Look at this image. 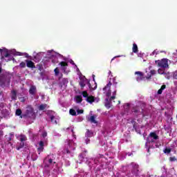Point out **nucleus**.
I'll list each match as a JSON object with an SVG mask.
<instances>
[{
    "label": "nucleus",
    "mask_w": 177,
    "mask_h": 177,
    "mask_svg": "<svg viewBox=\"0 0 177 177\" xmlns=\"http://www.w3.org/2000/svg\"><path fill=\"white\" fill-rule=\"evenodd\" d=\"M111 85H113V84L111 83V82H109V83L103 88V91L104 92H106L105 93L106 97L105 100H106V103H105V107H106V109H110V107H111V98H110V96H111Z\"/></svg>",
    "instance_id": "1"
},
{
    "label": "nucleus",
    "mask_w": 177,
    "mask_h": 177,
    "mask_svg": "<svg viewBox=\"0 0 177 177\" xmlns=\"http://www.w3.org/2000/svg\"><path fill=\"white\" fill-rule=\"evenodd\" d=\"M21 118H30V120H35V113L34 112V109L31 106H28L26 108V113L21 115Z\"/></svg>",
    "instance_id": "2"
},
{
    "label": "nucleus",
    "mask_w": 177,
    "mask_h": 177,
    "mask_svg": "<svg viewBox=\"0 0 177 177\" xmlns=\"http://www.w3.org/2000/svg\"><path fill=\"white\" fill-rule=\"evenodd\" d=\"M156 63H157L159 67H162V68H168V67H169V65H168V59H167L156 61Z\"/></svg>",
    "instance_id": "3"
},
{
    "label": "nucleus",
    "mask_w": 177,
    "mask_h": 177,
    "mask_svg": "<svg viewBox=\"0 0 177 177\" xmlns=\"http://www.w3.org/2000/svg\"><path fill=\"white\" fill-rule=\"evenodd\" d=\"M135 75H137L136 81H138V82H140V81H143V80L145 78L143 72L136 71Z\"/></svg>",
    "instance_id": "4"
},
{
    "label": "nucleus",
    "mask_w": 177,
    "mask_h": 177,
    "mask_svg": "<svg viewBox=\"0 0 177 177\" xmlns=\"http://www.w3.org/2000/svg\"><path fill=\"white\" fill-rule=\"evenodd\" d=\"M0 53H1V59H5V57H9V56H10L9 50H8L6 48H0Z\"/></svg>",
    "instance_id": "5"
},
{
    "label": "nucleus",
    "mask_w": 177,
    "mask_h": 177,
    "mask_svg": "<svg viewBox=\"0 0 177 177\" xmlns=\"http://www.w3.org/2000/svg\"><path fill=\"white\" fill-rule=\"evenodd\" d=\"M68 148H66L64 151L65 153H66V154H71V151H70V150H75V148H73V141L71 140H68Z\"/></svg>",
    "instance_id": "6"
},
{
    "label": "nucleus",
    "mask_w": 177,
    "mask_h": 177,
    "mask_svg": "<svg viewBox=\"0 0 177 177\" xmlns=\"http://www.w3.org/2000/svg\"><path fill=\"white\" fill-rule=\"evenodd\" d=\"M29 93L31 96H35L37 95V86L32 85L29 88Z\"/></svg>",
    "instance_id": "7"
},
{
    "label": "nucleus",
    "mask_w": 177,
    "mask_h": 177,
    "mask_svg": "<svg viewBox=\"0 0 177 177\" xmlns=\"http://www.w3.org/2000/svg\"><path fill=\"white\" fill-rule=\"evenodd\" d=\"M6 84V75H0V86H5Z\"/></svg>",
    "instance_id": "8"
},
{
    "label": "nucleus",
    "mask_w": 177,
    "mask_h": 177,
    "mask_svg": "<svg viewBox=\"0 0 177 177\" xmlns=\"http://www.w3.org/2000/svg\"><path fill=\"white\" fill-rule=\"evenodd\" d=\"M25 63H26V66L28 67V68H35V64L29 59H26Z\"/></svg>",
    "instance_id": "9"
},
{
    "label": "nucleus",
    "mask_w": 177,
    "mask_h": 177,
    "mask_svg": "<svg viewBox=\"0 0 177 177\" xmlns=\"http://www.w3.org/2000/svg\"><path fill=\"white\" fill-rule=\"evenodd\" d=\"M59 65L61 66L62 71L66 73V70H67V67L68 66V63L62 61Z\"/></svg>",
    "instance_id": "10"
},
{
    "label": "nucleus",
    "mask_w": 177,
    "mask_h": 177,
    "mask_svg": "<svg viewBox=\"0 0 177 177\" xmlns=\"http://www.w3.org/2000/svg\"><path fill=\"white\" fill-rule=\"evenodd\" d=\"M133 113H136V114H140L143 113V109H142L140 106H134L133 108Z\"/></svg>",
    "instance_id": "11"
},
{
    "label": "nucleus",
    "mask_w": 177,
    "mask_h": 177,
    "mask_svg": "<svg viewBox=\"0 0 177 177\" xmlns=\"http://www.w3.org/2000/svg\"><path fill=\"white\" fill-rule=\"evenodd\" d=\"M156 70H151L149 73H147L146 78L147 80H150L153 75H156Z\"/></svg>",
    "instance_id": "12"
},
{
    "label": "nucleus",
    "mask_w": 177,
    "mask_h": 177,
    "mask_svg": "<svg viewBox=\"0 0 177 177\" xmlns=\"http://www.w3.org/2000/svg\"><path fill=\"white\" fill-rule=\"evenodd\" d=\"M11 99L12 100H17V91L16 90L11 91Z\"/></svg>",
    "instance_id": "13"
},
{
    "label": "nucleus",
    "mask_w": 177,
    "mask_h": 177,
    "mask_svg": "<svg viewBox=\"0 0 177 177\" xmlns=\"http://www.w3.org/2000/svg\"><path fill=\"white\" fill-rule=\"evenodd\" d=\"M149 138H152L153 140H158V139H159L158 136L157 135V133H156V132H151L149 133Z\"/></svg>",
    "instance_id": "14"
},
{
    "label": "nucleus",
    "mask_w": 177,
    "mask_h": 177,
    "mask_svg": "<svg viewBox=\"0 0 177 177\" xmlns=\"http://www.w3.org/2000/svg\"><path fill=\"white\" fill-rule=\"evenodd\" d=\"M133 169L132 170V174H137L139 171V165L136 164L133 165Z\"/></svg>",
    "instance_id": "15"
},
{
    "label": "nucleus",
    "mask_w": 177,
    "mask_h": 177,
    "mask_svg": "<svg viewBox=\"0 0 177 177\" xmlns=\"http://www.w3.org/2000/svg\"><path fill=\"white\" fill-rule=\"evenodd\" d=\"M85 136L86 138H92V136H93V131L89 129H86Z\"/></svg>",
    "instance_id": "16"
},
{
    "label": "nucleus",
    "mask_w": 177,
    "mask_h": 177,
    "mask_svg": "<svg viewBox=\"0 0 177 177\" xmlns=\"http://www.w3.org/2000/svg\"><path fill=\"white\" fill-rule=\"evenodd\" d=\"M88 121H90L91 124H97V121L96 120V116L95 115H91L90 118H88Z\"/></svg>",
    "instance_id": "17"
},
{
    "label": "nucleus",
    "mask_w": 177,
    "mask_h": 177,
    "mask_svg": "<svg viewBox=\"0 0 177 177\" xmlns=\"http://www.w3.org/2000/svg\"><path fill=\"white\" fill-rule=\"evenodd\" d=\"M86 102H88V103H93V102H95V97H93V95H91L87 97V98L86 99Z\"/></svg>",
    "instance_id": "18"
},
{
    "label": "nucleus",
    "mask_w": 177,
    "mask_h": 177,
    "mask_svg": "<svg viewBox=\"0 0 177 177\" xmlns=\"http://www.w3.org/2000/svg\"><path fill=\"white\" fill-rule=\"evenodd\" d=\"M75 100L76 103H82V96L76 95L75 97Z\"/></svg>",
    "instance_id": "19"
},
{
    "label": "nucleus",
    "mask_w": 177,
    "mask_h": 177,
    "mask_svg": "<svg viewBox=\"0 0 177 177\" xmlns=\"http://www.w3.org/2000/svg\"><path fill=\"white\" fill-rule=\"evenodd\" d=\"M154 140H155L154 138H152L149 136L148 137H147L146 145H150V143H154Z\"/></svg>",
    "instance_id": "20"
},
{
    "label": "nucleus",
    "mask_w": 177,
    "mask_h": 177,
    "mask_svg": "<svg viewBox=\"0 0 177 177\" xmlns=\"http://www.w3.org/2000/svg\"><path fill=\"white\" fill-rule=\"evenodd\" d=\"M1 113L3 115V117H8V115H9V111H8V109H2L1 111Z\"/></svg>",
    "instance_id": "21"
},
{
    "label": "nucleus",
    "mask_w": 177,
    "mask_h": 177,
    "mask_svg": "<svg viewBox=\"0 0 177 177\" xmlns=\"http://www.w3.org/2000/svg\"><path fill=\"white\" fill-rule=\"evenodd\" d=\"M132 50L133 53H138V52H139V50L138 48V45L135 43L133 44Z\"/></svg>",
    "instance_id": "22"
},
{
    "label": "nucleus",
    "mask_w": 177,
    "mask_h": 177,
    "mask_svg": "<svg viewBox=\"0 0 177 177\" xmlns=\"http://www.w3.org/2000/svg\"><path fill=\"white\" fill-rule=\"evenodd\" d=\"M167 88L165 84L161 86L160 88L158 91V95H161L162 93V91Z\"/></svg>",
    "instance_id": "23"
},
{
    "label": "nucleus",
    "mask_w": 177,
    "mask_h": 177,
    "mask_svg": "<svg viewBox=\"0 0 177 177\" xmlns=\"http://www.w3.org/2000/svg\"><path fill=\"white\" fill-rule=\"evenodd\" d=\"M46 107H48V104H41L39 106V110L44 111V110H45V109H46Z\"/></svg>",
    "instance_id": "24"
},
{
    "label": "nucleus",
    "mask_w": 177,
    "mask_h": 177,
    "mask_svg": "<svg viewBox=\"0 0 177 177\" xmlns=\"http://www.w3.org/2000/svg\"><path fill=\"white\" fill-rule=\"evenodd\" d=\"M12 136H13V134L10 133V136L8 137V136H6V140L8 142V145H12V142H10V140H12Z\"/></svg>",
    "instance_id": "25"
},
{
    "label": "nucleus",
    "mask_w": 177,
    "mask_h": 177,
    "mask_svg": "<svg viewBox=\"0 0 177 177\" xmlns=\"http://www.w3.org/2000/svg\"><path fill=\"white\" fill-rule=\"evenodd\" d=\"M67 84H68V79L67 78L62 79V81L61 82L62 86H63V85H67Z\"/></svg>",
    "instance_id": "26"
},
{
    "label": "nucleus",
    "mask_w": 177,
    "mask_h": 177,
    "mask_svg": "<svg viewBox=\"0 0 177 177\" xmlns=\"http://www.w3.org/2000/svg\"><path fill=\"white\" fill-rule=\"evenodd\" d=\"M19 140L21 142H26V140H27V137L26 136H24V135H21L20 138H19Z\"/></svg>",
    "instance_id": "27"
},
{
    "label": "nucleus",
    "mask_w": 177,
    "mask_h": 177,
    "mask_svg": "<svg viewBox=\"0 0 177 177\" xmlns=\"http://www.w3.org/2000/svg\"><path fill=\"white\" fill-rule=\"evenodd\" d=\"M50 119L51 122H53V124H57V120H55V115H50Z\"/></svg>",
    "instance_id": "28"
},
{
    "label": "nucleus",
    "mask_w": 177,
    "mask_h": 177,
    "mask_svg": "<svg viewBox=\"0 0 177 177\" xmlns=\"http://www.w3.org/2000/svg\"><path fill=\"white\" fill-rule=\"evenodd\" d=\"M69 114L71 115L76 116L77 115V111H75L73 109H71L69 110Z\"/></svg>",
    "instance_id": "29"
},
{
    "label": "nucleus",
    "mask_w": 177,
    "mask_h": 177,
    "mask_svg": "<svg viewBox=\"0 0 177 177\" xmlns=\"http://www.w3.org/2000/svg\"><path fill=\"white\" fill-rule=\"evenodd\" d=\"M158 74H160V75H167V73H165V70L162 69V68H159L158 70Z\"/></svg>",
    "instance_id": "30"
},
{
    "label": "nucleus",
    "mask_w": 177,
    "mask_h": 177,
    "mask_svg": "<svg viewBox=\"0 0 177 177\" xmlns=\"http://www.w3.org/2000/svg\"><path fill=\"white\" fill-rule=\"evenodd\" d=\"M21 109H17V110H16V112H15V115H17L18 117H21Z\"/></svg>",
    "instance_id": "31"
},
{
    "label": "nucleus",
    "mask_w": 177,
    "mask_h": 177,
    "mask_svg": "<svg viewBox=\"0 0 177 177\" xmlns=\"http://www.w3.org/2000/svg\"><path fill=\"white\" fill-rule=\"evenodd\" d=\"M54 73L55 77H58V75L60 74V70L57 67L54 69Z\"/></svg>",
    "instance_id": "32"
},
{
    "label": "nucleus",
    "mask_w": 177,
    "mask_h": 177,
    "mask_svg": "<svg viewBox=\"0 0 177 177\" xmlns=\"http://www.w3.org/2000/svg\"><path fill=\"white\" fill-rule=\"evenodd\" d=\"M163 151L165 154H169L172 151V149L171 148H165Z\"/></svg>",
    "instance_id": "33"
},
{
    "label": "nucleus",
    "mask_w": 177,
    "mask_h": 177,
    "mask_svg": "<svg viewBox=\"0 0 177 177\" xmlns=\"http://www.w3.org/2000/svg\"><path fill=\"white\" fill-rule=\"evenodd\" d=\"M4 107H6V104H5L3 102H0V111L3 110Z\"/></svg>",
    "instance_id": "34"
},
{
    "label": "nucleus",
    "mask_w": 177,
    "mask_h": 177,
    "mask_svg": "<svg viewBox=\"0 0 177 177\" xmlns=\"http://www.w3.org/2000/svg\"><path fill=\"white\" fill-rule=\"evenodd\" d=\"M85 158V153H82L79 155V159L82 161Z\"/></svg>",
    "instance_id": "35"
},
{
    "label": "nucleus",
    "mask_w": 177,
    "mask_h": 177,
    "mask_svg": "<svg viewBox=\"0 0 177 177\" xmlns=\"http://www.w3.org/2000/svg\"><path fill=\"white\" fill-rule=\"evenodd\" d=\"M115 96H117V91H113V95L110 97L111 100H114V99H115Z\"/></svg>",
    "instance_id": "36"
},
{
    "label": "nucleus",
    "mask_w": 177,
    "mask_h": 177,
    "mask_svg": "<svg viewBox=\"0 0 177 177\" xmlns=\"http://www.w3.org/2000/svg\"><path fill=\"white\" fill-rule=\"evenodd\" d=\"M82 95L83 97H86V99L88 97V92L86 91H83L82 93Z\"/></svg>",
    "instance_id": "37"
},
{
    "label": "nucleus",
    "mask_w": 177,
    "mask_h": 177,
    "mask_svg": "<svg viewBox=\"0 0 177 177\" xmlns=\"http://www.w3.org/2000/svg\"><path fill=\"white\" fill-rule=\"evenodd\" d=\"M131 124H132L133 128H134V129H136V121H135V120H132L131 121Z\"/></svg>",
    "instance_id": "38"
},
{
    "label": "nucleus",
    "mask_w": 177,
    "mask_h": 177,
    "mask_svg": "<svg viewBox=\"0 0 177 177\" xmlns=\"http://www.w3.org/2000/svg\"><path fill=\"white\" fill-rule=\"evenodd\" d=\"M26 63L25 62H21L20 64H19V67H21V68H26Z\"/></svg>",
    "instance_id": "39"
},
{
    "label": "nucleus",
    "mask_w": 177,
    "mask_h": 177,
    "mask_svg": "<svg viewBox=\"0 0 177 177\" xmlns=\"http://www.w3.org/2000/svg\"><path fill=\"white\" fill-rule=\"evenodd\" d=\"M37 151L39 153V154H41V153H42V151H44V147H39L37 148Z\"/></svg>",
    "instance_id": "40"
},
{
    "label": "nucleus",
    "mask_w": 177,
    "mask_h": 177,
    "mask_svg": "<svg viewBox=\"0 0 177 177\" xmlns=\"http://www.w3.org/2000/svg\"><path fill=\"white\" fill-rule=\"evenodd\" d=\"M24 147V142H21L20 146L17 147V150H20V149H23Z\"/></svg>",
    "instance_id": "41"
},
{
    "label": "nucleus",
    "mask_w": 177,
    "mask_h": 177,
    "mask_svg": "<svg viewBox=\"0 0 177 177\" xmlns=\"http://www.w3.org/2000/svg\"><path fill=\"white\" fill-rule=\"evenodd\" d=\"M169 161H170L171 162H174L176 161V157H175V156L170 157V158H169Z\"/></svg>",
    "instance_id": "42"
},
{
    "label": "nucleus",
    "mask_w": 177,
    "mask_h": 177,
    "mask_svg": "<svg viewBox=\"0 0 177 177\" xmlns=\"http://www.w3.org/2000/svg\"><path fill=\"white\" fill-rule=\"evenodd\" d=\"M79 84H80L81 88H85V82L81 81V82H80Z\"/></svg>",
    "instance_id": "43"
},
{
    "label": "nucleus",
    "mask_w": 177,
    "mask_h": 177,
    "mask_svg": "<svg viewBox=\"0 0 177 177\" xmlns=\"http://www.w3.org/2000/svg\"><path fill=\"white\" fill-rule=\"evenodd\" d=\"M52 113H53V111H51V110H48V111H46L47 115H50H50H52Z\"/></svg>",
    "instance_id": "44"
},
{
    "label": "nucleus",
    "mask_w": 177,
    "mask_h": 177,
    "mask_svg": "<svg viewBox=\"0 0 177 177\" xmlns=\"http://www.w3.org/2000/svg\"><path fill=\"white\" fill-rule=\"evenodd\" d=\"M77 114H84V109H77Z\"/></svg>",
    "instance_id": "45"
},
{
    "label": "nucleus",
    "mask_w": 177,
    "mask_h": 177,
    "mask_svg": "<svg viewBox=\"0 0 177 177\" xmlns=\"http://www.w3.org/2000/svg\"><path fill=\"white\" fill-rule=\"evenodd\" d=\"M173 78L174 80H177V71L174 72V73H173Z\"/></svg>",
    "instance_id": "46"
},
{
    "label": "nucleus",
    "mask_w": 177,
    "mask_h": 177,
    "mask_svg": "<svg viewBox=\"0 0 177 177\" xmlns=\"http://www.w3.org/2000/svg\"><path fill=\"white\" fill-rule=\"evenodd\" d=\"M39 147H44V146H45L44 141H40L39 143Z\"/></svg>",
    "instance_id": "47"
},
{
    "label": "nucleus",
    "mask_w": 177,
    "mask_h": 177,
    "mask_svg": "<svg viewBox=\"0 0 177 177\" xmlns=\"http://www.w3.org/2000/svg\"><path fill=\"white\" fill-rule=\"evenodd\" d=\"M20 102H22L23 103H24V102H26V98L24 97H20L19 98Z\"/></svg>",
    "instance_id": "48"
},
{
    "label": "nucleus",
    "mask_w": 177,
    "mask_h": 177,
    "mask_svg": "<svg viewBox=\"0 0 177 177\" xmlns=\"http://www.w3.org/2000/svg\"><path fill=\"white\" fill-rule=\"evenodd\" d=\"M42 136H43V138H46L48 136V133L46 131H44L42 133Z\"/></svg>",
    "instance_id": "49"
},
{
    "label": "nucleus",
    "mask_w": 177,
    "mask_h": 177,
    "mask_svg": "<svg viewBox=\"0 0 177 177\" xmlns=\"http://www.w3.org/2000/svg\"><path fill=\"white\" fill-rule=\"evenodd\" d=\"M37 66H39L38 70H39V71H42V65L38 64Z\"/></svg>",
    "instance_id": "50"
},
{
    "label": "nucleus",
    "mask_w": 177,
    "mask_h": 177,
    "mask_svg": "<svg viewBox=\"0 0 177 177\" xmlns=\"http://www.w3.org/2000/svg\"><path fill=\"white\" fill-rule=\"evenodd\" d=\"M62 78H63V73L59 74V77H58L59 81H60V80H62Z\"/></svg>",
    "instance_id": "51"
},
{
    "label": "nucleus",
    "mask_w": 177,
    "mask_h": 177,
    "mask_svg": "<svg viewBox=\"0 0 177 177\" xmlns=\"http://www.w3.org/2000/svg\"><path fill=\"white\" fill-rule=\"evenodd\" d=\"M49 164H52L53 162V160L52 158L48 159Z\"/></svg>",
    "instance_id": "52"
},
{
    "label": "nucleus",
    "mask_w": 177,
    "mask_h": 177,
    "mask_svg": "<svg viewBox=\"0 0 177 177\" xmlns=\"http://www.w3.org/2000/svg\"><path fill=\"white\" fill-rule=\"evenodd\" d=\"M0 136H3V131L0 130Z\"/></svg>",
    "instance_id": "53"
},
{
    "label": "nucleus",
    "mask_w": 177,
    "mask_h": 177,
    "mask_svg": "<svg viewBox=\"0 0 177 177\" xmlns=\"http://www.w3.org/2000/svg\"><path fill=\"white\" fill-rule=\"evenodd\" d=\"M2 73V67H0V74Z\"/></svg>",
    "instance_id": "54"
},
{
    "label": "nucleus",
    "mask_w": 177,
    "mask_h": 177,
    "mask_svg": "<svg viewBox=\"0 0 177 177\" xmlns=\"http://www.w3.org/2000/svg\"><path fill=\"white\" fill-rule=\"evenodd\" d=\"M93 80L95 81V75H93Z\"/></svg>",
    "instance_id": "55"
},
{
    "label": "nucleus",
    "mask_w": 177,
    "mask_h": 177,
    "mask_svg": "<svg viewBox=\"0 0 177 177\" xmlns=\"http://www.w3.org/2000/svg\"><path fill=\"white\" fill-rule=\"evenodd\" d=\"M2 120V117L1 116H0V121Z\"/></svg>",
    "instance_id": "56"
},
{
    "label": "nucleus",
    "mask_w": 177,
    "mask_h": 177,
    "mask_svg": "<svg viewBox=\"0 0 177 177\" xmlns=\"http://www.w3.org/2000/svg\"><path fill=\"white\" fill-rule=\"evenodd\" d=\"M71 63H72V64H74V61H72V62H71Z\"/></svg>",
    "instance_id": "57"
},
{
    "label": "nucleus",
    "mask_w": 177,
    "mask_h": 177,
    "mask_svg": "<svg viewBox=\"0 0 177 177\" xmlns=\"http://www.w3.org/2000/svg\"><path fill=\"white\" fill-rule=\"evenodd\" d=\"M118 103H119V104L121 103V102L120 101H118Z\"/></svg>",
    "instance_id": "58"
},
{
    "label": "nucleus",
    "mask_w": 177,
    "mask_h": 177,
    "mask_svg": "<svg viewBox=\"0 0 177 177\" xmlns=\"http://www.w3.org/2000/svg\"><path fill=\"white\" fill-rule=\"evenodd\" d=\"M148 151H150V149H148Z\"/></svg>",
    "instance_id": "59"
},
{
    "label": "nucleus",
    "mask_w": 177,
    "mask_h": 177,
    "mask_svg": "<svg viewBox=\"0 0 177 177\" xmlns=\"http://www.w3.org/2000/svg\"><path fill=\"white\" fill-rule=\"evenodd\" d=\"M89 88H91V84H89Z\"/></svg>",
    "instance_id": "60"
},
{
    "label": "nucleus",
    "mask_w": 177,
    "mask_h": 177,
    "mask_svg": "<svg viewBox=\"0 0 177 177\" xmlns=\"http://www.w3.org/2000/svg\"><path fill=\"white\" fill-rule=\"evenodd\" d=\"M114 59H115V57L113 58L112 60H114Z\"/></svg>",
    "instance_id": "61"
},
{
    "label": "nucleus",
    "mask_w": 177,
    "mask_h": 177,
    "mask_svg": "<svg viewBox=\"0 0 177 177\" xmlns=\"http://www.w3.org/2000/svg\"><path fill=\"white\" fill-rule=\"evenodd\" d=\"M87 142H90V140H88V141Z\"/></svg>",
    "instance_id": "62"
},
{
    "label": "nucleus",
    "mask_w": 177,
    "mask_h": 177,
    "mask_svg": "<svg viewBox=\"0 0 177 177\" xmlns=\"http://www.w3.org/2000/svg\"><path fill=\"white\" fill-rule=\"evenodd\" d=\"M87 142H90V140H88V141Z\"/></svg>",
    "instance_id": "63"
},
{
    "label": "nucleus",
    "mask_w": 177,
    "mask_h": 177,
    "mask_svg": "<svg viewBox=\"0 0 177 177\" xmlns=\"http://www.w3.org/2000/svg\"><path fill=\"white\" fill-rule=\"evenodd\" d=\"M153 53L154 54V51L153 52Z\"/></svg>",
    "instance_id": "64"
}]
</instances>
